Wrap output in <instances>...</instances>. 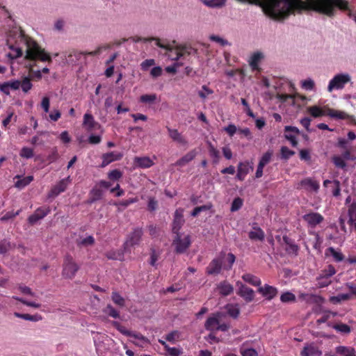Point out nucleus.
I'll use <instances>...</instances> for the list:
<instances>
[{"label":"nucleus","mask_w":356,"mask_h":356,"mask_svg":"<svg viewBox=\"0 0 356 356\" xmlns=\"http://www.w3.org/2000/svg\"><path fill=\"white\" fill-rule=\"evenodd\" d=\"M336 316H337L336 312L327 311L323 314V315L321 318L317 319L316 323L318 325L326 323L330 318H331L332 317L333 318Z\"/></svg>","instance_id":"obj_50"},{"label":"nucleus","mask_w":356,"mask_h":356,"mask_svg":"<svg viewBox=\"0 0 356 356\" xmlns=\"http://www.w3.org/2000/svg\"><path fill=\"white\" fill-rule=\"evenodd\" d=\"M15 316L17 318H22L24 320L37 322L42 320V316L40 314H36L34 315H31L29 314H21L18 312L14 313Z\"/></svg>","instance_id":"obj_39"},{"label":"nucleus","mask_w":356,"mask_h":356,"mask_svg":"<svg viewBox=\"0 0 356 356\" xmlns=\"http://www.w3.org/2000/svg\"><path fill=\"white\" fill-rule=\"evenodd\" d=\"M181 333L177 330L172 331L165 335V339L166 341L175 343L176 341H179L180 339Z\"/></svg>","instance_id":"obj_47"},{"label":"nucleus","mask_w":356,"mask_h":356,"mask_svg":"<svg viewBox=\"0 0 356 356\" xmlns=\"http://www.w3.org/2000/svg\"><path fill=\"white\" fill-rule=\"evenodd\" d=\"M184 219L183 216V210L177 209L174 214V219L172 223V232L175 235L179 234L180 229L184 224Z\"/></svg>","instance_id":"obj_14"},{"label":"nucleus","mask_w":356,"mask_h":356,"mask_svg":"<svg viewBox=\"0 0 356 356\" xmlns=\"http://www.w3.org/2000/svg\"><path fill=\"white\" fill-rule=\"evenodd\" d=\"M19 155L26 159H31L33 156V149L30 147H24L21 149Z\"/></svg>","instance_id":"obj_62"},{"label":"nucleus","mask_w":356,"mask_h":356,"mask_svg":"<svg viewBox=\"0 0 356 356\" xmlns=\"http://www.w3.org/2000/svg\"><path fill=\"white\" fill-rule=\"evenodd\" d=\"M277 99L282 102H287L289 104L294 105L296 99L297 98L300 99L302 101H307V98L305 96L300 95L299 94L296 95H288V94H277Z\"/></svg>","instance_id":"obj_28"},{"label":"nucleus","mask_w":356,"mask_h":356,"mask_svg":"<svg viewBox=\"0 0 356 356\" xmlns=\"http://www.w3.org/2000/svg\"><path fill=\"white\" fill-rule=\"evenodd\" d=\"M280 300L282 302H295L296 301V296L293 293L287 291L285 293H283L280 296Z\"/></svg>","instance_id":"obj_59"},{"label":"nucleus","mask_w":356,"mask_h":356,"mask_svg":"<svg viewBox=\"0 0 356 356\" xmlns=\"http://www.w3.org/2000/svg\"><path fill=\"white\" fill-rule=\"evenodd\" d=\"M70 181V177H67V178L60 180L57 184L52 187V188L51 189L48 194V197H55L58 196L60 193L64 192L66 190Z\"/></svg>","instance_id":"obj_18"},{"label":"nucleus","mask_w":356,"mask_h":356,"mask_svg":"<svg viewBox=\"0 0 356 356\" xmlns=\"http://www.w3.org/2000/svg\"><path fill=\"white\" fill-rule=\"evenodd\" d=\"M109 48V45H103L98 47L95 51H78L76 50L72 51L68 55V60L71 63H77L82 58L85 59L86 56H97L99 55L102 50Z\"/></svg>","instance_id":"obj_7"},{"label":"nucleus","mask_w":356,"mask_h":356,"mask_svg":"<svg viewBox=\"0 0 356 356\" xmlns=\"http://www.w3.org/2000/svg\"><path fill=\"white\" fill-rule=\"evenodd\" d=\"M327 325L329 327H332L333 329H334L335 330L340 333L349 334L351 331V328L349 325L342 323L335 324H332L329 323Z\"/></svg>","instance_id":"obj_41"},{"label":"nucleus","mask_w":356,"mask_h":356,"mask_svg":"<svg viewBox=\"0 0 356 356\" xmlns=\"http://www.w3.org/2000/svg\"><path fill=\"white\" fill-rule=\"evenodd\" d=\"M111 299L115 305L120 307H124L125 305L124 298L118 292L112 293Z\"/></svg>","instance_id":"obj_48"},{"label":"nucleus","mask_w":356,"mask_h":356,"mask_svg":"<svg viewBox=\"0 0 356 356\" xmlns=\"http://www.w3.org/2000/svg\"><path fill=\"white\" fill-rule=\"evenodd\" d=\"M217 290L221 296H227L233 293L234 286L227 280H224L217 284Z\"/></svg>","instance_id":"obj_29"},{"label":"nucleus","mask_w":356,"mask_h":356,"mask_svg":"<svg viewBox=\"0 0 356 356\" xmlns=\"http://www.w3.org/2000/svg\"><path fill=\"white\" fill-rule=\"evenodd\" d=\"M225 257V252H220V255L214 258L209 263L206 268V273L208 275H218L220 273L222 268V261Z\"/></svg>","instance_id":"obj_9"},{"label":"nucleus","mask_w":356,"mask_h":356,"mask_svg":"<svg viewBox=\"0 0 356 356\" xmlns=\"http://www.w3.org/2000/svg\"><path fill=\"white\" fill-rule=\"evenodd\" d=\"M191 243V237L189 234L182 237V234H179L175 236L172 245L177 254H183L188 249Z\"/></svg>","instance_id":"obj_6"},{"label":"nucleus","mask_w":356,"mask_h":356,"mask_svg":"<svg viewBox=\"0 0 356 356\" xmlns=\"http://www.w3.org/2000/svg\"><path fill=\"white\" fill-rule=\"evenodd\" d=\"M322 351L319 347L314 342L306 343L300 351V356H321Z\"/></svg>","instance_id":"obj_19"},{"label":"nucleus","mask_w":356,"mask_h":356,"mask_svg":"<svg viewBox=\"0 0 356 356\" xmlns=\"http://www.w3.org/2000/svg\"><path fill=\"white\" fill-rule=\"evenodd\" d=\"M302 219L309 227L312 228H314L316 225L321 224L324 220L323 216L321 213L316 212H310L305 214L302 216Z\"/></svg>","instance_id":"obj_17"},{"label":"nucleus","mask_w":356,"mask_h":356,"mask_svg":"<svg viewBox=\"0 0 356 356\" xmlns=\"http://www.w3.org/2000/svg\"><path fill=\"white\" fill-rule=\"evenodd\" d=\"M51 212L49 207L43 206L35 209L34 213L29 216L27 220L31 225H35L39 220L43 219Z\"/></svg>","instance_id":"obj_10"},{"label":"nucleus","mask_w":356,"mask_h":356,"mask_svg":"<svg viewBox=\"0 0 356 356\" xmlns=\"http://www.w3.org/2000/svg\"><path fill=\"white\" fill-rule=\"evenodd\" d=\"M350 81V76L348 74H339L334 76L328 85V90L331 92L334 89H342L345 85Z\"/></svg>","instance_id":"obj_8"},{"label":"nucleus","mask_w":356,"mask_h":356,"mask_svg":"<svg viewBox=\"0 0 356 356\" xmlns=\"http://www.w3.org/2000/svg\"><path fill=\"white\" fill-rule=\"evenodd\" d=\"M112 325L122 334L129 337L131 334V331L127 330L118 321H113Z\"/></svg>","instance_id":"obj_60"},{"label":"nucleus","mask_w":356,"mask_h":356,"mask_svg":"<svg viewBox=\"0 0 356 356\" xmlns=\"http://www.w3.org/2000/svg\"><path fill=\"white\" fill-rule=\"evenodd\" d=\"M220 316V313H216L213 314V316H209L204 323V327L207 330H209L211 332H216L220 319L219 317Z\"/></svg>","instance_id":"obj_25"},{"label":"nucleus","mask_w":356,"mask_h":356,"mask_svg":"<svg viewBox=\"0 0 356 356\" xmlns=\"http://www.w3.org/2000/svg\"><path fill=\"white\" fill-rule=\"evenodd\" d=\"M211 204H205L200 207H196L191 212V216L193 217H196L197 216L199 215L200 213L209 210L211 208Z\"/></svg>","instance_id":"obj_57"},{"label":"nucleus","mask_w":356,"mask_h":356,"mask_svg":"<svg viewBox=\"0 0 356 356\" xmlns=\"http://www.w3.org/2000/svg\"><path fill=\"white\" fill-rule=\"evenodd\" d=\"M122 176L123 173L119 169L111 170L107 175L109 181L101 180L98 182V185L103 188L108 189L112 186L111 182L119 181Z\"/></svg>","instance_id":"obj_11"},{"label":"nucleus","mask_w":356,"mask_h":356,"mask_svg":"<svg viewBox=\"0 0 356 356\" xmlns=\"http://www.w3.org/2000/svg\"><path fill=\"white\" fill-rule=\"evenodd\" d=\"M143 232L142 228H135L133 232L128 236L127 241L124 243V249L126 250L129 246L133 247L138 245L141 239Z\"/></svg>","instance_id":"obj_12"},{"label":"nucleus","mask_w":356,"mask_h":356,"mask_svg":"<svg viewBox=\"0 0 356 356\" xmlns=\"http://www.w3.org/2000/svg\"><path fill=\"white\" fill-rule=\"evenodd\" d=\"M282 239L284 243L286 245L285 250L287 254L298 256L300 248L295 243L294 241L286 235H284Z\"/></svg>","instance_id":"obj_23"},{"label":"nucleus","mask_w":356,"mask_h":356,"mask_svg":"<svg viewBox=\"0 0 356 356\" xmlns=\"http://www.w3.org/2000/svg\"><path fill=\"white\" fill-rule=\"evenodd\" d=\"M83 126L88 131H92L100 127V124L95 120L92 115L88 113L83 115Z\"/></svg>","instance_id":"obj_24"},{"label":"nucleus","mask_w":356,"mask_h":356,"mask_svg":"<svg viewBox=\"0 0 356 356\" xmlns=\"http://www.w3.org/2000/svg\"><path fill=\"white\" fill-rule=\"evenodd\" d=\"M62 267V276L69 280H72L80 269V266L70 254L65 255Z\"/></svg>","instance_id":"obj_4"},{"label":"nucleus","mask_w":356,"mask_h":356,"mask_svg":"<svg viewBox=\"0 0 356 356\" xmlns=\"http://www.w3.org/2000/svg\"><path fill=\"white\" fill-rule=\"evenodd\" d=\"M152 40L156 41V46L168 51H169L168 56L172 60H177L180 59L181 58L184 57L186 54V51L185 49H184V48H173L170 44L162 43L161 42L160 39H159V38H139L138 39L136 40L135 41L136 42H138V41L147 42V41H152Z\"/></svg>","instance_id":"obj_3"},{"label":"nucleus","mask_w":356,"mask_h":356,"mask_svg":"<svg viewBox=\"0 0 356 356\" xmlns=\"http://www.w3.org/2000/svg\"><path fill=\"white\" fill-rule=\"evenodd\" d=\"M327 252H330V254H332L336 261H341L344 258L342 253L336 251L332 247H330L326 250V254Z\"/></svg>","instance_id":"obj_53"},{"label":"nucleus","mask_w":356,"mask_h":356,"mask_svg":"<svg viewBox=\"0 0 356 356\" xmlns=\"http://www.w3.org/2000/svg\"><path fill=\"white\" fill-rule=\"evenodd\" d=\"M284 138L289 140L293 147L298 145L297 136L300 134V130L293 126H285L284 129Z\"/></svg>","instance_id":"obj_15"},{"label":"nucleus","mask_w":356,"mask_h":356,"mask_svg":"<svg viewBox=\"0 0 356 356\" xmlns=\"http://www.w3.org/2000/svg\"><path fill=\"white\" fill-rule=\"evenodd\" d=\"M258 292L261 293L267 300H270L274 298L278 293V290L276 287L264 284L258 289Z\"/></svg>","instance_id":"obj_21"},{"label":"nucleus","mask_w":356,"mask_h":356,"mask_svg":"<svg viewBox=\"0 0 356 356\" xmlns=\"http://www.w3.org/2000/svg\"><path fill=\"white\" fill-rule=\"evenodd\" d=\"M156 99V95H143L140 97V101L143 103H152Z\"/></svg>","instance_id":"obj_64"},{"label":"nucleus","mask_w":356,"mask_h":356,"mask_svg":"<svg viewBox=\"0 0 356 356\" xmlns=\"http://www.w3.org/2000/svg\"><path fill=\"white\" fill-rule=\"evenodd\" d=\"M300 184L305 190L309 191L317 192L320 187L319 183L317 181L309 177L302 179Z\"/></svg>","instance_id":"obj_30"},{"label":"nucleus","mask_w":356,"mask_h":356,"mask_svg":"<svg viewBox=\"0 0 356 356\" xmlns=\"http://www.w3.org/2000/svg\"><path fill=\"white\" fill-rule=\"evenodd\" d=\"M325 356H356L355 350L352 347L339 346L335 348V354L326 353Z\"/></svg>","instance_id":"obj_22"},{"label":"nucleus","mask_w":356,"mask_h":356,"mask_svg":"<svg viewBox=\"0 0 356 356\" xmlns=\"http://www.w3.org/2000/svg\"><path fill=\"white\" fill-rule=\"evenodd\" d=\"M326 115L335 119L348 120L350 123L356 125V119L355 117L353 115H348L344 111L327 108L326 110Z\"/></svg>","instance_id":"obj_13"},{"label":"nucleus","mask_w":356,"mask_h":356,"mask_svg":"<svg viewBox=\"0 0 356 356\" xmlns=\"http://www.w3.org/2000/svg\"><path fill=\"white\" fill-rule=\"evenodd\" d=\"M243 201L241 197H236L232 201L231 205V211L234 212L238 211L243 206Z\"/></svg>","instance_id":"obj_56"},{"label":"nucleus","mask_w":356,"mask_h":356,"mask_svg":"<svg viewBox=\"0 0 356 356\" xmlns=\"http://www.w3.org/2000/svg\"><path fill=\"white\" fill-rule=\"evenodd\" d=\"M237 286H238L237 294L243 298L246 302H250L254 300V291L252 289L247 286L240 282H237Z\"/></svg>","instance_id":"obj_16"},{"label":"nucleus","mask_w":356,"mask_h":356,"mask_svg":"<svg viewBox=\"0 0 356 356\" xmlns=\"http://www.w3.org/2000/svg\"><path fill=\"white\" fill-rule=\"evenodd\" d=\"M282 158L284 159H289L291 156L295 154V152L289 149L287 147L283 146L280 149Z\"/></svg>","instance_id":"obj_61"},{"label":"nucleus","mask_w":356,"mask_h":356,"mask_svg":"<svg viewBox=\"0 0 356 356\" xmlns=\"http://www.w3.org/2000/svg\"><path fill=\"white\" fill-rule=\"evenodd\" d=\"M197 152L195 149H192L190 152H188L187 154H186L184 156H183L181 158L178 159L175 165L180 167H183L186 165L187 163L192 161L195 156H197Z\"/></svg>","instance_id":"obj_31"},{"label":"nucleus","mask_w":356,"mask_h":356,"mask_svg":"<svg viewBox=\"0 0 356 356\" xmlns=\"http://www.w3.org/2000/svg\"><path fill=\"white\" fill-rule=\"evenodd\" d=\"M213 93V90L209 88L207 86L203 85L202 86V90L198 92V95L200 98L204 99H206L209 95H211Z\"/></svg>","instance_id":"obj_58"},{"label":"nucleus","mask_w":356,"mask_h":356,"mask_svg":"<svg viewBox=\"0 0 356 356\" xmlns=\"http://www.w3.org/2000/svg\"><path fill=\"white\" fill-rule=\"evenodd\" d=\"M102 187L99 186L98 184L97 186L93 187L90 191L89 202L93 203L102 199L103 196V191L101 189Z\"/></svg>","instance_id":"obj_35"},{"label":"nucleus","mask_w":356,"mask_h":356,"mask_svg":"<svg viewBox=\"0 0 356 356\" xmlns=\"http://www.w3.org/2000/svg\"><path fill=\"white\" fill-rule=\"evenodd\" d=\"M307 112L314 118H319L321 116L327 115L326 111L318 106L308 107Z\"/></svg>","instance_id":"obj_42"},{"label":"nucleus","mask_w":356,"mask_h":356,"mask_svg":"<svg viewBox=\"0 0 356 356\" xmlns=\"http://www.w3.org/2000/svg\"><path fill=\"white\" fill-rule=\"evenodd\" d=\"M122 157V155L120 153H115L111 152L108 153L104 154L102 157V162L100 166L102 168H104L113 161L120 160Z\"/></svg>","instance_id":"obj_27"},{"label":"nucleus","mask_w":356,"mask_h":356,"mask_svg":"<svg viewBox=\"0 0 356 356\" xmlns=\"http://www.w3.org/2000/svg\"><path fill=\"white\" fill-rule=\"evenodd\" d=\"M202 1L206 6L211 7V8L221 7L225 3V0H202Z\"/></svg>","instance_id":"obj_54"},{"label":"nucleus","mask_w":356,"mask_h":356,"mask_svg":"<svg viewBox=\"0 0 356 356\" xmlns=\"http://www.w3.org/2000/svg\"><path fill=\"white\" fill-rule=\"evenodd\" d=\"M299 298L310 304L319 305L324 302V298L322 296L312 293H301L299 294Z\"/></svg>","instance_id":"obj_26"},{"label":"nucleus","mask_w":356,"mask_h":356,"mask_svg":"<svg viewBox=\"0 0 356 356\" xmlns=\"http://www.w3.org/2000/svg\"><path fill=\"white\" fill-rule=\"evenodd\" d=\"M250 4L259 6L264 13L275 20H282L295 12L300 13L303 10L308 9L318 13L333 17L336 14V8L342 11L351 10L348 2L346 0H309L305 6L302 1L294 0H238Z\"/></svg>","instance_id":"obj_1"},{"label":"nucleus","mask_w":356,"mask_h":356,"mask_svg":"<svg viewBox=\"0 0 356 356\" xmlns=\"http://www.w3.org/2000/svg\"><path fill=\"white\" fill-rule=\"evenodd\" d=\"M208 149L209 156L213 159V163L215 165L218 163L220 158V152L210 142L208 143Z\"/></svg>","instance_id":"obj_37"},{"label":"nucleus","mask_w":356,"mask_h":356,"mask_svg":"<svg viewBox=\"0 0 356 356\" xmlns=\"http://www.w3.org/2000/svg\"><path fill=\"white\" fill-rule=\"evenodd\" d=\"M227 314L232 318H236L240 314V309L238 305H227L226 307Z\"/></svg>","instance_id":"obj_44"},{"label":"nucleus","mask_w":356,"mask_h":356,"mask_svg":"<svg viewBox=\"0 0 356 356\" xmlns=\"http://www.w3.org/2000/svg\"><path fill=\"white\" fill-rule=\"evenodd\" d=\"M170 138L181 145H186L187 140L178 131L177 129H171L168 127H166Z\"/></svg>","instance_id":"obj_32"},{"label":"nucleus","mask_w":356,"mask_h":356,"mask_svg":"<svg viewBox=\"0 0 356 356\" xmlns=\"http://www.w3.org/2000/svg\"><path fill=\"white\" fill-rule=\"evenodd\" d=\"M11 243L6 238L0 241V254H4L12 248Z\"/></svg>","instance_id":"obj_46"},{"label":"nucleus","mask_w":356,"mask_h":356,"mask_svg":"<svg viewBox=\"0 0 356 356\" xmlns=\"http://www.w3.org/2000/svg\"><path fill=\"white\" fill-rule=\"evenodd\" d=\"M336 273L335 268L332 265H328L322 270L316 278V286L321 289L328 286L331 283V277Z\"/></svg>","instance_id":"obj_5"},{"label":"nucleus","mask_w":356,"mask_h":356,"mask_svg":"<svg viewBox=\"0 0 356 356\" xmlns=\"http://www.w3.org/2000/svg\"><path fill=\"white\" fill-rule=\"evenodd\" d=\"M350 298V295L348 293H341L337 296H332L330 298V301L333 304H338L341 301L348 300Z\"/></svg>","instance_id":"obj_45"},{"label":"nucleus","mask_w":356,"mask_h":356,"mask_svg":"<svg viewBox=\"0 0 356 356\" xmlns=\"http://www.w3.org/2000/svg\"><path fill=\"white\" fill-rule=\"evenodd\" d=\"M332 161L334 165L338 168L345 169L346 167V161L340 156H334L332 158Z\"/></svg>","instance_id":"obj_51"},{"label":"nucleus","mask_w":356,"mask_h":356,"mask_svg":"<svg viewBox=\"0 0 356 356\" xmlns=\"http://www.w3.org/2000/svg\"><path fill=\"white\" fill-rule=\"evenodd\" d=\"M240 353L242 356H258V353L254 348H241Z\"/></svg>","instance_id":"obj_63"},{"label":"nucleus","mask_w":356,"mask_h":356,"mask_svg":"<svg viewBox=\"0 0 356 356\" xmlns=\"http://www.w3.org/2000/svg\"><path fill=\"white\" fill-rule=\"evenodd\" d=\"M242 279L245 282L249 283L250 284L254 286H259L261 285V280L250 273H245L242 275Z\"/></svg>","instance_id":"obj_36"},{"label":"nucleus","mask_w":356,"mask_h":356,"mask_svg":"<svg viewBox=\"0 0 356 356\" xmlns=\"http://www.w3.org/2000/svg\"><path fill=\"white\" fill-rule=\"evenodd\" d=\"M20 44L26 46V58L30 60H40L42 62H52L50 55L45 51L34 40L26 35L22 29L17 31V37L15 40V44H10V49L15 52L13 57L17 58L21 57L23 54L22 47Z\"/></svg>","instance_id":"obj_2"},{"label":"nucleus","mask_w":356,"mask_h":356,"mask_svg":"<svg viewBox=\"0 0 356 356\" xmlns=\"http://www.w3.org/2000/svg\"><path fill=\"white\" fill-rule=\"evenodd\" d=\"M15 178L19 179V180L15 182V187L21 189L28 186L33 180V177L32 175H29L22 179L20 176L17 175Z\"/></svg>","instance_id":"obj_38"},{"label":"nucleus","mask_w":356,"mask_h":356,"mask_svg":"<svg viewBox=\"0 0 356 356\" xmlns=\"http://www.w3.org/2000/svg\"><path fill=\"white\" fill-rule=\"evenodd\" d=\"M21 81L20 87L22 90L24 92H28L32 88V83L31 82V79L29 77H24Z\"/></svg>","instance_id":"obj_52"},{"label":"nucleus","mask_w":356,"mask_h":356,"mask_svg":"<svg viewBox=\"0 0 356 356\" xmlns=\"http://www.w3.org/2000/svg\"><path fill=\"white\" fill-rule=\"evenodd\" d=\"M262 58L263 55L260 52H256L251 56L249 63L252 70H259V63Z\"/></svg>","instance_id":"obj_40"},{"label":"nucleus","mask_w":356,"mask_h":356,"mask_svg":"<svg viewBox=\"0 0 356 356\" xmlns=\"http://www.w3.org/2000/svg\"><path fill=\"white\" fill-rule=\"evenodd\" d=\"M250 239L252 241H263L265 238L264 232L259 227L254 226L253 230L248 233Z\"/></svg>","instance_id":"obj_34"},{"label":"nucleus","mask_w":356,"mask_h":356,"mask_svg":"<svg viewBox=\"0 0 356 356\" xmlns=\"http://www.w3.org/2000/svg\"><path fill=\"white\" fill-rule=\"evenodd\" d=\"M104 312L108 314L109 316L113 317L114 318H118L120 317V313L117 311L112 305H108Z\"/></svg>","instance_id":"obj_55"},{"label":"nucleus","mask_w":356,"mask_h":356,"mask_svg":"<svg viewBox=\"0 0 356 356\" xmlns=\"http://www.w3.org/2000/svg\"><path fill=\"white\" fill-rule=\"evenodd\" d=\"M227 264H224L223 268L226 270H229L232 269L233 264L236 261V257L233 253H228L227 255L225 254Z\"/></svg>","instance_id":"obj_49"},{"label":"nucleus","mask_w":356,"mask_h":356,"mask_svg":"<svg viewBox=\"0 0 356 356\" xmlns=\"http://www.w3.org/2000/svg\"><path fill=\"white\" fill-rule=\"evenodd\" d=\"M348 223L353 225L356 221V202H353L348 205Z\"/></svg>","instance_id":"obj_43"},{"label":"nucleus","mask_w":356,"mask_h":356,"mask_svg":"<svg viewBox=\"0 0 356 356\" xmlns=\"http://www.w3.org/2000/svg\"><path fill=\"white\" fill-rule=\"evenodd\" d=\"M134 163L138 167L141 168H148L154 164L153 161L148 156H136L134 159Z\"/></svg>","instance_id":"obj_33"},{"label":"nucleus","mask_w":356,"mask_h":356,"mask_svg":"<svg viewBox=\"0 0 356 356\" xmlns=\"http://www.w3.org/2000/svg\"><path fill=\"white\" fill-rule=\"evenodd\" d=\"M252 164V162H240L238 165L236 179L240 181H243L246 175L249 173L250 170H253Z\"/></svg>","instance_id":"obj_20"}]
</instances>
